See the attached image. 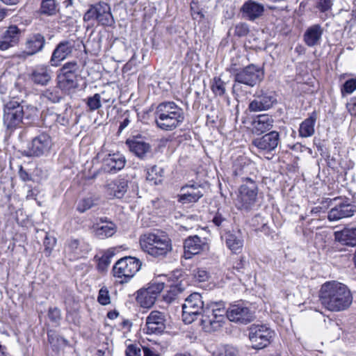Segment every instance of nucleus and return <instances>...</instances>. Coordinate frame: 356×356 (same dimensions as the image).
I'll return each instance as SVG.
<instances>
[{
	"mask_svg": "<svg viewBox=\"0 0 356 356\" xmlns=\"http://www.w3.org/2000/svg\"><path fill=\"white\" fill-rule=\"evenodd\" d=\"M319 298L321 305L331 312L346 310L353 302V296L348 288L336 281L327 282L321 286Z\"/></svg>",
	"mask_w": 356,
	"mask_h": 356,
	"instance_id": "nucleus-1",
	"label": "nucleus"
},
{
	"mask_svg": "<svg viewBox=\"0 0 356 356\" xmlns=\"http://www.w3.org/2000/svg\"><path fill=\"white\" fill-rule=\"evenodd\" d=\"M154 115L157 127L164 131L175 129L184 120L183 109L173 102H164L159 104Z\"/></svg>",
	"mask_w": 356,
	"mask_h": 356,
	"instance_id": "nucleus-2",
	"label": "nucleus"
},
{
	"mask_svg": "<svg viewBox=\"0 0 356 356\" xmlns=\"http://www.w3.org/2000/svg\"><path fill=\"white\" fill-rule=\"evenodd\" d=\"M139 244L143 252L155 258L165 257L172 250L171 240L164 233H145L140 235Z\"/></svg>",
	"mask_w": 356,
	"mask_h": 356,
	"instance_id": "nucleus-3",
	"label": "nucleus"
},
{
	"mask_svg": "<svg viewBox=\"0 0 356 356\" xmlns=\"http://www.w3.org/2000/svg\"><path fill=\"white\" fill-rule=\"evenodd\" d=\"M225 308L223 302L208 303L202 314L201 324L206 332H214L222 327L225 322Z\"/></svg>",
	"mask_w": 356,
	"mask_h": 356,
	"instance_id": "nucleus-4",
	"label": "nucleus"
},
{
	"mask_svg": "<svg viewBox=\"0 0 356 356\" xmlns=\"http://www.w3.org/2000/svg\"><path fill=\"white\" fill-rule=\"evenodd\" d=\"M258 202V186L254 180L245 177V182L239 188L235 200L236 207L243 211L253 210Z\"/></svg>",
	"mask_w": 356,
	"mask_h": 356,
	"instance_id": "nucleus-5",
	"label": "nucleus"
},
{
	"mask_svg": "<svg viewBox=\"0 0 356 356\" xmlns=\"http://www.w3.org/2000/svg\"><path fill=\"white\" fill-rule=\"evenodd\" d=\"M230 72L234 76L235 83L233 86L234 92L240 89V84L254 87L264 79V72L262 69L254 64H250L240 70H238L234 67H232L230 68Z\"/></svg>",
	"mask_w": 356,
	"mask_h": 356,
	"instance_id": "nucleus-6",
	"label": "nucleus"
},
{
	"mask_svg": "<svg viewBox=\"0 0 356 356\" xmlns=\"http://www.w3.org/2000/svg\"><path fill=\"white\" fill-rule=\"evenodd\" d=\"M86 22H96L103 26H112L115 24L110 6L105 2L91 4L83 15Z\"/></svg>",
	"mask_w": 356,
	"mask_h": 356,
	"instance_id": "nucleus-7",
	"label": "nucleus"
},
{
	"mask_svg": "<svg viewBox=\"0 0 356 356\" xmlns=\"http://www.w3.org/2000/svg\"><path fill=\"white\" fill-rule=\"evenodd\" d=\"M141 261L133 257H125L118 260L113 266V275L120 284L128 282L141 267Z\"/></svg>",
	"mask_w": 356,
	"mask_h": 356,
	"instance_id": "nucleus-8",
	"label": "nucleus"
},
{
	"mask_svg": "<svg viewBox=\"0 0 356 356\" xmlns=\"http://www.w3.org/2000/svg\"><path fill=\"white\" fill-rule=\"evenodd\" d=\"M201 295L198 293L191 294L182 305V318L185 323L190 324L193 322L197 316H202L205 309Z\"/></svg>",
	"mask_w": 356,
	"mask_h": 356,
	"instance_id": "nucleus-9",
	"label": "nucleus"
},
{
	"mask_svg": "<svg viewBox=\"0 0 356 356\" xmlns=\"http://www.w3.org/2000/svg\"><path fill=\"white\" fill-rule=\"evenodd\" d=\"M273 335V331L266 325L253 324L250 327L249 339L254 349L259 350L268 346Z\"/></svg>",
	"mask_w": 356,
	"mask_h": 356,
	"instance_id": "nucleus-10",
	"label": "nucleus"
},
{
	"mask_svg": "<svg viewBox=\"0 0 356 356\" xmlns=\"http://www.w3.org/2000/svg\"><path fill=\"white\" fill-rule=\"evenodd\" d=\"M225 314L230 321L241 324H247L254 318V312L242 301L231 304Z\"/></svg>",
	"mask_w": 356,
	"mask_h": 356,
	"instance_id": "nucleus-11",
	"label": "nucleus"
},
{
	"mask_svg": "<svg viewBox=\"0 0 356 356\" xmlns=\"http://www.w3.org/2000/svg\"><path fill=\"white\" fill-rule=\"evenodd\" d=\"M333 201L337 203L328 212L327 219L330 221H338L354 215L356 207L349 202L348 199H342L339 197L333 199Z\"/></svg>",
	"mask_w": 356,
	"mask_h": 356,
	"instance_id": "nucleus-12",
	"label": "nucleus"
},
{
	"mask_svg": "<svg viewBox=\"0 0 356 356\" xmlns=\"http://www.w3.org/2000/svg\"><path fill=\"white\" fill-rule=\"evenodd\" d=\"M24 118V106L17 102L11 101L5 105L3 123L8 129H15Z\"/></svg>",
	"mask_w": 356,
	"mask_h": 356,
	"instance_id": "nucleus-13",
	"label": "nucleus"
},
{
	"mask_svg": "<svg viewBox=\"0 0 356 356\" xmlns=\"http://www.w3.org/2000/svg\"><path fill=\"white\" fill-rule=\"evenodd\" d=\"M53 145L51 136L42 133L35 137L29 147L30 156H40L48 154Z\"/></svg>",
	"mask_w": 356,
	"mask_h": 356,
	"instance_id": "nucleus-14",
	"label": "nucleus"
},
{
	"mask_svg": "<svg viewBox=\"0 0 356 356\" xmlns=\"http://www.w3.org/2000/svg\"><path fill=\"white\" fill-rule=\"evenodd\" d=\"M277 102L274 92H263L254 97L250 102L248 109L250 112H260L270 108Z\"/></svg>",
	"mask_w": 356,
	"mask_h": 356,
	"instance_id": "nucleus-15",
	"label": "nucleus"
},
{
	"mask_svg": "<svg viewBox=\"0 0 356 356\" xmlns=\"http://www.w3.org/2000/svg\"><path fill=\"white\" fill-rule=\"evenodd\" d=\"M166 318L165 315L159 311H152L149 313L145 321V328L147 334H161L165 330Z\"/></svg>",
	"mask_w": 356,
	"mask_h": 356,
	"instance_id": "nucleus-16",
	"label": "nucleus"
},
{
	"mask_svg": "<svg viewBox=\"0 0 356 356\" xmlns=\"http://www.w3.org/2000/svg\"><path fill=\"white\" fill-rule=\"evenodd\" d=\"M181 193L178 195V201L182 204L197 202L204 193V187L197 184H186L181 188Z\"/></svg>",
	"mask_w": 356,
	"mask_h": 356,
	"instance_id": "nucleus-17",
	"label": "nucleus"
},
{
	"mask_svg": "<svg viewBox=\"0 0 356 356\" xmlns=\"http://www.w3.org/2000/svg\"><path fill=\"white\" fill-rule=\"evenodd\" d=\"M22 31L16 25L9 26L0 34V51H6L17 45L22 36Z\"/></svg>",
	"mask_w": 356,
	"mask_h": 356,
	"instance_id": "nucleus-18",
	"label": "nucleus"
},
{
	"mask_svg": "<svg viewBox=\"0 0 356 356\" xmlns=\"http://www.w3.org/2000/svg\"><path fill=\"white\" fill-rule=\"evenodd\" d=\"M280 142V134L276 131H272L260 138L253 140L252 145L260 151L270 152L275 149Z\"/></svg>",
	"mask_w": 356,
	"mask_h": 356,
	"instance_id": "nucleus-19",
	"label": "nucleus"
},
{
	"mask_svg": "<svg viewBox=\"0 0 356 356\" xmlns=\"http://www.w3.org/2000/svg\"><path fill=\"white\" fill-rule=\"evenodd\" d=\"M184 254L186 258H190L191 255H195L209 249L208 243L205 238H201L197 235L189 236L184 243Z\"/></svg>",
	"mask_w": 356,
	"mask_h": 356,
	"instance_id": "nucleus-20",
	"label": "nucleus"
},
{
	"mask_svg": "<svg viewBox=\"0 0 356 356\" xmlns=\"http://www.w3.org/2000/svg\"><path fill=\"white\" fill-rule=\"evenodd\" d=\"M74 44L70 41L64 40L59 42L52 53L50 59L51 65L58 66L61 61L72 54Z\"/></svg>",
	"mask_w": 356,
	"mask_h": 356,
	"instance_id": "nucleus-21",
	"label": "nucleus"
},
{
	"mask_svg": "<svg viewBox=\"0 0 356 356\" xmlns=\"http://www.w3.org/2000/svg\"><path fill=\"white\" fill-rule=\"evenodd\" d=\"M43 121L46 127H51L53 124H60L62 126H67L71 118V111L65 108L63 112L60 113L54 111H47L43 114Z\"/></svg>",
	"mask_w": 356,
	"mask_h": 356,
	"instance_id": "nucleus-22",
	"label": "nucleus"
},
{
	"mask_svg": "<svg viewBox=\"0 0 356 356\" xmlns=\"http://www.w3.org/2000/svg\"><path fill=\"white\" fill-rule=\"evenodd\" d=\"M29 79L35 85L47 86L51 79V70L47 65H37L29 74Z\"/></svg>",
	"mask_w": 356,
	"mask_h": 356,
	"instance_id": "nucleus-23",
	"label": "nucleus"
},
{
	"mask_svg": "<svg viewBox=\"0 0 356 356\" xmlns=\"http://www.w3.org/2000/svg\"><path fill=\"white\" fill-rule=\"evenodd\" d=\"M161 289V286L158 285L156 286L148 287L145 290H140L138 292L136 300L141 307L145 308L151 307L154 304L157 296Z\"/></svg>",
	"mask_w": 356,
	"mask_h": 356,
	"instance_id": "nucleus-24",
	"label": "nucleus"
},
{
	"mask_svg": "<svg viewBox=\"0 0 356 356\" xmlns=\"http://www.w3.org/2000/svg\"><path fill=\"white\" fill-rule=\"evenodd\" d=\"M129 151L138 159L144 160L151 152V145L140 138L127 139L126 140Z\"/></svg>",
	"mask_w": 356,
	"mask_h": 356,
	"instance_id": "nucleus-25",
	"label": "nucleus"
},
{
	"mask_svg": "<svg viewBox=\"0 0 356 356\" xmlns=\"http://www.w3.org/2000/svg\"><path fill=\"white\" fill-rule=\"evenodd\" d=\"M45 44V38L40 33H33L29 35L25 42V50L23 52L26 56H33L42 51Z\"/></svg>",
	"mask_w": 356,
	"mask_h": 356,
	"instance_id": "nucleus-26",
	"label": "nucleus"
},
{
	"mask_svg": "<svg viewBox=\"0 0 356 356\" xmlns=\"http://www.w3.org/2000/svg\"><path fill=\"white\" fill-rule=\"evenodd\" d=\"M335 241L343 245H356V227H344L340 231L334 233Z\"/></svg>",
	"mask_w": 356,
	"mask_h": 356,
	"instance_id": "nucleus-27",
	"label": "nucleus"
},
{
	"mask_svg": "<svg viewBox=\"0 0 356 356\" xmlns=\"http://www.w3.org/2000/svg\"><path fill=\"white\" fill-rule=\"evenodd\" d=\"M241 10L243 17L253 21L262 15L264 8L261 3L252 0H248L243 3Z\"/></svg>",
	"mask_w": 356,
	"mask_h": 356,
	"instance_id": "nucleus-28",
	"label": "nucleus"
},
{
	"mask_svg": "<svg viewBox=\"0 0 356 356\" xmlns=\"http://www.w3.org/2000/svg\"><path fill=\"white\" fill-rule=\"evenodd\" d=\"M323 29L320 24L309 26L303 35L304 42L308 47H314L320 44Z\"/></svg>",
	"mask_w": 356,
	"mask_h": 356,
	"instance_id": "nucleus-29",
	"label": "nucleus"
},
{
	"mask_svg": "<svg viewBox=\"0 0 356 356\" xmlns=\"http://www.w3.org/2000/svg\"><path fill=\"white\" fill-rule=\"evenodd\" d=\"M254 164L245 157H241L236 161L234 168V173L236 176L241 177L243 183L245 182V177L252 172Z\"/></svg>",
	"mask_w": 356,
	"mask_h": 356,
	"instance_id": "nucleus-30",
	"label": "nucleus"
},
{
	"mask_svg": "<svg viewBox=\"0 0 356 356\" xmlns=\"http://www.w3.org/2000/svg\"><path fill=\"white\" fill-rule=\"evenodd\" d=\"M318 115L316 111L309 114V117L305 119L300 124L298 129L299 136L301 138H309L315 133V124Z\"/></svg>",
	"mask_w": 356,
	"mask_h": 356,
	"instance_id": "nucleus-31",
	"label": "nucleus"
},
{
	"mask_svg": "<svg viewBox=\"0 0 356 356\" xmlns=\"http://www.w3.org/2000/svg\"><path fill=\"white\" fill-rule=\"evenodd\" d=\"M274 120L268 115H259L252 122V128L257 134H261L270 130L273 127Z\"/></svg>",
	"mask_w": 356,
	"mask_h": 356,
	"instance_id": "nucleus-32",
	"label": "nucleus"
},
{
	"mask_svg": "<svg viewBox=\"0 0 356 356\" xmlns=\"http://www.w3.org/2000/svg\"><path fill=\"white\" fill-rule=\"evenodd\" d=\"M126 163L124 156L119 152L108 154L104 159V164L109 172H116L122 170Z\"/></svg>",
	"mask_w": 356,
	"mask_h": 356,
	"instance_id": "nucleus-33",
	"label": "nucleus"
},
{
	"mask_svg": "<svg viewBox=\"0 0 356 356\" xmlns=\"http://www.w3.org/2000/svg\"><path fill=\"white\" fill-rule=\"evenodd\" d=\"M58 78V86L61 90L70 91L71 89L76 88L77 86L76 74H59Z\"/></svg>",
	"mask_w": 356,
	"mask_h": 356,
	"instance_id": "nucleus-34",
	"label": "nucleus"
},
{
	"mask_svg": "<svg viewBox=\"0 0 356 356\" xmlns=\"http://www.w3.org/2000/svg\"><path fill=\"white\" fill-rule=\"evenodd\" d=\"M116 232V227L112 222H106L105 225L97 224L95 232L99 238H104L112 236Z\"/></svg>",
	"mask_w": 356,
	"mask_h": 356,
	"instance_id": "nucleus-35",
	"label": "nucleus"
},
{
	"mask_svg": "<svg viewBox=\"0 0 356 356\" xmlns=\"http://www.w3.org/2000/svg\"><path fill=\"white\" fill-rule=\"evenodd\" d=\"M164 177V170L158 165H153L147 170L146 179L154 184L158 185L162 183Z\"/></svg>",
	"mask_w": 356,
	"mask_h": 356,
	"instance_id": "nucleus-36",
	"label": "nucleus"
},
{
	"mask_svg": "<svg viewBox=\"0 0 356 356\" xmlns=\"http://www.w3.org/2000/svg\"><path fill=\"white\" fill-rule=\"evenodd\" d=\"M226 245L233 252L241 250L243 241L239 234L227 233L225 238Z\"/></svg>",
	"mask_w": 356,
	"mask_h": 356,
	"instance_id": "nucleus-37",
	"label": "nucleus"
},
{
	"mask_svg": "<svg viewBox=\"0 0 356 356\" xmlns=\"http://www.w3.org/2000/svg\"><path fill=\"white\" fill-rule=\"evenodd\" d=\"M227 83L219 76H215L211 82V89L216 96L222 97L226 93Z\"/></svg>",
	"mask_w": 356,
	"mask_h": 356,
	"instance_id": "nucleus-38",
	"label": "nucleus"
},
{
	"mask_svg": "<svg viewBox=\"0 0 356 356\" xmlns=\"http://www.w3.org/2000/svg\"><path fill=\"white\" fill-rule=\"evenodd\" d=\"M81 248L82 246L81 245L79 240L71 238L67 241L65 250L73 254L74 256L79 257L82 252Z\"/></svg>",
	"mask_w": 356,
	"mask_h": 356,
	"instance_id": "nucleus-39",
	"label": "nucleus"
},
{
	"mask_svg": "<svg viewBox=\"0 0 356 356\" xmlns=\"http://www.w3.org/2000/svg\"><path fill=\"white\" fill-rule=\"evenodd\" d=\"M212 222L219 229H225L229 222L227 215H225L220 211L214 215Z\"/></svg>",
	"mask_w": 356,
	"mask_h": 356,
	"instance_id": "nucleus-40",
	"label": "nucleus"
},
{
	"mask_svg": "<svg viewBox=\"0 0 356 356\" xmlns=\"http://www.w3.org/2000/svg\"><path fill=\"white\" fill-rule=\"evenodd\" d=\"M40 9L43 14L48 15L55 14L56 11L55 0H42Z\"/></svg>",
	"mask_w": 356,
	"mask_h": 356,
	"instance_id": "nucleus-41",
	"label": "nucleus"
},
{
	"mask_svg": "<svg viewBox=\"0 0 356 356\" xmlns=\"http://www.w3.org/2000/svg\"><path fill=\"white\" fill-rule=\"evenodd\" d=\"M86 104L90 111H95L99 108L102 106L100 95L96 93L93 96L88 97L86 100Z\"/></svg>",
	"mask_w": 356,
	"mask_h": 356,
	"instance_id": "nucleus-42",
	"label": "nucleus"
},
{
	"mask_svg": "<svg viewBox=\"0 0 356 356\" xmlns=\"http://www.w3.org/2000/svg\"><path fill=\"white\" fill-rule=\"evenodd\" d=\"M236 349L229 346H221L213 353V356H236Z\"/></svg>",
	"mask_w": 356,
	"mask_h": 356,
	"instance_id": "nucleus-43",
	"label": "nucleus"
},
{
	"mask_svg": "<svg viewBox=\"0 0 356 356\" xmlns=\"http://www.w3.org/2000/svg\"><path fill=\"white\" fill-rule=\"evenodd\" d=\"M79 70V65L76 61L66 63L60 69V74L69 75L70 74H76Z\"/></svg>",
	"mask_w": 356,
	"mask_h": 356,
	"instance_id": "nucleus-44",
	"label": "nucleus"
},
{
	"mask_svg": "<svg viewBox=\"0 0 356 356\" xmlns=\"http://www.w3.org/2000/svg\"><path fill=\"white\" fill-rule=\"evenodd\" d=\"M94 205V200L91 197L83 198L79 202L76 209L80 213H84Z\"/></svg>",
	"mask_w": 356,
	"mask_h": 356,
	"instance_id": "nucleus-45",
	"label": "nucleus"
},
{
	"mask_svg": "<svg viewBox=\"0 0 356 356\" xmlns=\"http://www.w3.org/2000/svg\"><path fill=\"white\" fill-rule=\"evenodd\" d=\"M356 90V78L347 80L341 89V95L351 94Z\"/></svg>",
	"mask_w": 356,
	"mask_h": 356,
	"instance_id": "nucleus-46",
	"label": "nucleus"
},
{
	"mask_svg": "<svg viewBox=\"0 0 356 356\" xmlns=\"http://www.w3.org/2000/svg\"><path fill=\"white\" fill-rule=\"evenodd\" d=\"M97 300L102 305H107L111 302L109 291L106 286H103L99 291Z\"/></svg>",
	"mask_w": 356,
	"mask_h": 356,
	"instance_id": "nucleus-47",
	"label": "nucleus"
},
{
	"mask_svg": "<svg viewBox=\"0 0 356 356\" xmlns=\"http://www.w3.org/2000/svg\"><path fill=\"white\" fill-rule=\"evenodd\" d=\"M42 95L53 103L58 102L60 99L59 91L57 89H47L43 92Z\"/></svg>",
	"mask_w": 356,
	"mask_h": 356,
	"instance_id": "nucleus-48",
	"label": "nucleus"
},
{
	"mask_svg": "<svg viewBox=\"0 0 356 356\" xmlns=\"http://www.w3.org/2000/svg\"><path fill=\"white\" fill-rule=\"evenodd\" d=\"M249 32L248 26L245 23H240L235 26L234 29V35L238 37L245 36Z\"/></svg>",
	"mask_w": 356,
	"mask_h": 356,
	"instance_id": "nucleus-49",
	"label": "nucleus"
},
{
	"mask_svg": "<svg viewBox=\"0 0 356 356\" xmlns=\"http://www.w3.org/2000/svg\"><path fill=\"white\" fill-rule=\"evenodd\" d=\"M125 354L127 356H140V346L137 344H130L127 346L125 350Z\"/></svg>",
	"mask_w": 356,
	"mask_h": 356,
	"instance_id": "nucleus-50",
	"label": "nucleus"
},
{
	"mask_svg": "<svg viewBox=\"0 0 356 356\" xmlns=\"http://www.w3.org/2000/svg\"><path fill=\"white\" fill-rule=\"evenodd\" d=\"M48 316L51 321L58 323L61 318L60 310L57 307L49 308Z\"/></svg>",
	"mask_w": 356,
	"mask_h": 356,
	"instance_id": "nucleus-51",
	"label": "nucleus"
},
{
	"mask_svg": "<svg viewBox=\"0 0 356 356\" xmlns=\"http://www.w3.org/2000/svg\"><path fill=\"white\" fill-rule=\"evenodd\" d=\"M195 279L198 282H205L209 278L208 272L202 268H198L193 271Z\"/></svg>",
	"mask_w": 356,
	"mask_h": 356,
	"instance_id": "nucleus-52",
	"label": "nucleus"
},
{
	"mask_svg": "<svg viewBox=\"0 0 356 356\" xmlns=\"http://www.w3.org/2000/svg\"><path fill=\"white\" fill-rule=\"evenodd\" d=\"M38 113V109L33 106H26L24 108V117L27 120L33 119Z\"/></svg>",
	"mask_w": 356,
	"mask_h": 356,
	"instance_id": "nucleus-53",
	"label": "nucleus"
},
{
	"mask_svg": "<svg viewBox=\"0 0 356 356\" xmlns=\"http://www.w3.org/2000/svg\"><path fill=\"white\" fill-rule=\"evenodd\" d=\"M332 0H317L316 6L321 12H325L331 8Z\"/></svg>",
	"mask_w": 356,
	"mask_h": 356,
	"instance_id": "nucleus-54",
	"label": "nucleus"
},
{
	"mask_svg": "<svg viewBox=\"0 0 356 356\" xmlns=\"http://www.w3.org/2000/svg\"><path fill=\"white\" fill-rule=\"evenodd\" d=\"M346 108L351 115L356 116V97H353L346 104Z\"/></svg>",
	"mask_w": 356,
	"mask_h": 356,
	"instance_id": "nucleus-55",
	"label": "nucleus"
},
{
	"mask_svg": "<svg viewBox=\"0 0 356 356\" xmlns=\"http://www.w3.org/2000/svg\"><path fill=\"white\" fill-rule=\"evenodd\" d=\"M246 265V261L244 257H241L238 260H237L233 266V268L238 272H243V270L245 268Z\"/></svg>",
	"mask_w": 356,
	"mask_h": 356,
	"instance_id": "nucleus-56",
	"label": "nucleus"
},
{
	"mask_svg": "<svg viewBox=\"0 0 356 356\" xmlns=\"http://www.w3.org/2000/svg\"><path fill=\"white\" fill-rule=\"evenodd\" d=\"M110 261L107 257H102L97 264V267L101 270H104L109 265Z\"/></svg>",
	"mask_w": 356,
	"mask_h": 356,
	"instance_id": "nucleus-57",
	"label": "nucleus"
},
{
	"mask_svg": "<svg viewBox=\"0 0 356 356\" xmlns=\"http://www.w3.org/2000/svg\"><path fill=\"white\" fill-rule=\"evenodd\" d=\"M19 176L22 180L24 181H29L31 179V176L29 175V173L23 168L22 166L19 167Z\"/></svg>",
	"mask_w": 356,
	"mask_h": 356,
	"instance_id": "nucleus-58",
	"label": "nucleus"
},
{
	"mask_svg": "<svg viewBox=\"0 0 356 356\" xmlns=\"http://www.w3.org/2000/svg\"><path fill=\"white\" fill-rule=\"evenodd\" d=\"M126 191L127 185L123 183L119 189L114 191V195L118 198H121Z\"/></svg>",
	"mask_w": 356,
	"mask_h": 356,
	"instance_id": "nucleus-59",
	"label": "nucleus"
},
{
	"mask_svg": "<svg viewBox=\"0 0 356 356\" xmlns=\"http://www.w3.org/2000/svg\"><path fill=\"white\" fill-rule=\"evenodd\" d=\"M192 16L194 19L201 20L204 17V15L202 11H195L194 8L191 6Z\"/></svg>",
	"mask_w": 356,
	"mask_h": 356,
	"instance_id": "nucleus-60",
	"label": "nucleus"
},
{
	"mask_svg": "<svg viewBox=\"0 0 356 356\" xmlns=\"http://www.w3.org/2000/svg\"><path fill=\"white\" fill-rule=\"evenodd\" d=\"M124 115H126L125 118L123 120V121L120 123L119 127V131L121 132L123 129H124L130 123L129 120V115H126L124 113Z\"/></svg>",
	"mask_w": 356,
	"mask_h": 356,
	"instance_id": "nucleus-61",
	"label": "nucleus"
},
{
	"mask_svg": "<svg viewBox=\"0 0 356 356\" xmlns=\"http://www.w3.org/2000/svg\"><path fill=\"white\" fill-rule=\"evenodd\" d=\"M144 356H158L156 353H154L152 350H151L148 348H143Z\"/></svg>",
	"mask_w": 356,
	"mask_h": 356,
	"instance_id": "nucleus-62",
	"label": "nucleus"
},
{
	"mask_svg": "<svg viewBox=\"0 0 356 356\" xmlns=\"http://www.w3.org/2000/svg\"><path fill=\"white\" fill-rule=\"evenodd\" d=\"M119 315V313L116 311H111L108 312L107 316L110 319H115Z\"/></svg>",
	"mask_w": 356,
	"mask_h": 356,
	"instance_id": "nucleus-63",
	"label": "nucleus"
},
{
	"mask_svg": "<svg viewBox=\"0 0 356 356\" xmlns=\"http://www.w3.org/2000/svg\"><path fill=\"white\" fill-rule=\"evenodd\" d=\"M48 341L52 343L54 340V337H56V334L54 332H49L48 334Z\"/></svg>",
	"mask_w": 356,
	"mask_h": 356,
	"instance_id": "nucleus-64",
	"label": "nucleus"
}]
</instances>
